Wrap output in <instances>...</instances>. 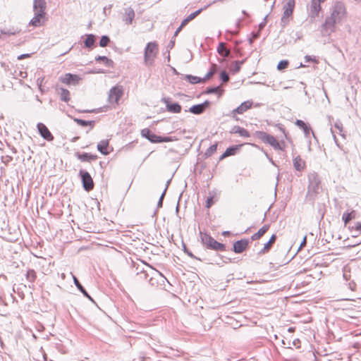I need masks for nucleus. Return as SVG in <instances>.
I'll return each mask as SVG.
<instances>
[{
	"label": "nucleus",
	"mask_w": 361,
	"mask_h": 361,
	"mask_svg": "<svg viewBox=\"0 0 361 361\" xmlns=\"http://www.w3.org/2000/svg\"><path fill=\"white\" fill-rule=\"evenodd\" d=\"M356 218V212L352 210L350 212H345L342 216V219L344 221L345 226H346L350 221Z\"/></svg>",
	"instance_id": "nucleus-27"
},
{
	"label": "nucleus",
	"mask_w": 361,
	"mask_h": 361,
	"mask_svg": "<svg viewBox=\"0 0 361 361\" xmlns=\"http://www.w3.org/2000/svg\"><path fill=\"white\" fill-rule=\"evenodd\" d=\"M331 133H332V134H333L334 140V141H335L336 144L338 146H339V145H338V141H337V138H336V135H335V134H334V132L332 130H331Z\"/></svg>",
	"instance_id": "nucleus-60"
},
{
	"label": "nucleus",
	"mask_w": 361,
	"mask_h": 361,
	"mask_svg": "<svg viewBox=\"0 0 361 361\" xmlns=\"http://www.w3.org/2000/svg\"><path fill=\"white\" fill-rule=\"evenodd\" d=\"M29 56H30V55H29V54H21V55H20L19 56H18V60H21V59H25V58L28 57Z\"/></svg>",
	"instance_id": "nucleus-56"
},
{
	"label": "nucleus",
	"mask_w": 361,
	"mask_h": 361,
	"mask_svg": "<svg viewBox=\"0 0 361 361\" xmlns=\"http://www.w3.org/2000/svg\"><path fill=\"white\" fill-rule=\"evenodd\" d=\"M207 8V6H205L204 8V9ZM203 11V8H200V9H198L197 11H195V12L192 13L191 14H190L186 18L189 20V21H191L192 20H193L196 16H197L202 11Z\"/></svg>",
	"instance_id": "nucleus-42"
},
{
	"label": "nucleus",
	"mask_w": 361,
	"mask_h": 361,
	"mask_svg": "<svg viewBox=\"0 0 361 361\" xmlns=\"http://www.w3.org/2000/svg\"><path fill=\"white\" fill-rule=\"evenodd\" d=\"M74 121L81 126H91V128H93L94 125V121H85V120H82V119H80V118H75L74 119Z\"/></svg>",
	"instance_id": "nucleus-31"
},
{
	"label": "nucleus",
	"mask_w": 361,
	"mask_h": 361,
	"mask_svg": "<svg viewBox=\"0 0 361 361\" xmlns=\"http://www.w3.org/2000/svg\"><path fill=\"white\" fill-rule=\"evenodd\" d=\"M44 78H37V86L39 87V90H40V92L42 93L43 92V90H42V82L44 81Z\"/></svg>",
	"instance_id": "nucleus-50"
},
{
	"label": "nucleus",
	"mask_w": 361,
	"mask_h": 361,
	"mask_svg": "<svg viewBox=\"0 0 361 361\" xmlns=\"http://www.w3.org/2000/svg\"><path fill=\"white\" fill-rule=\"evenodd\" d=\"M190 21L187 19V18H185L180 23V25L184 27Z\"/></svg>",
	"instance_id": "nucleus-55"
},
{
	"label": "nucleus",
	"mask_w": 361,
	"mask_h": 361,
	"mask_svg": "<svg viewBox=\"0 0 361 361\" xmlns=\"http://www.w3.org/2000/svg\"><path fill=\"white\" fill-rule=\"evenodd\" d=\"M306 240H307V238H306V236H305L304 238H303L302 242L300 244V249H301L302 247H304L305 245Z\"/></svg>",
	"instance_id": "nucleus-57"
},
{
	"label": "nucleus",
	"mask_w": 361,
	"mask_h": 361,
	"mask_svg": "<svg viewBox=\"0 0 361 361\" xmlns=\"http://www.w3.org/2000/svg\"><path fill=\"white\" fill-rule=\"evenodd\" d=\"M223 90L220 86L214 87H209L206 90V94H219L220 96L222 94Z\"/></svg>",
	"instance_id": "nucleus-35"
},
{
	"label": "nucleus",
	"mask_w": 361,
	"mask_h": 361,
	"mask_svg": "<svg viewBox=\"0 0 361 361\" xmlns=\"http://www.w3.org/2000/svg\"><path fill=\"white\" fill-rule=\"evenodd\" d=\"M73 279L74 283L75 286L78 288V289L88 299L93 301L92 298L90 297V295L87 293L86 290L84 288V287L81 285V283L79 282L78 279L73 275Z\"/></svg>",
	"instance_id": "nucleus-26"
},
{
	"label": "nucleus",
	"mask_w": 361,
	"mask_h": 361,
	"mask_svg": "<svg viewBox=\"0 0 361 361\" xmlns=\"http://www.w3.org/2000/svg\"><path fill=\"white\" fill-rule=\"evenodd\" d=\"M309 185L307 196L313 197L318 193L320 187V179L315 172L308 175Z\"/></svg>",
	"instance_id": "nucleus-5"
},
{
	"label": "nucleus",
	"mask_w": 361,
	"mask_h": 361,
	"mask_svg": "<svg viewBox=\"0 0 361 361\" xmlns=\"http://www.w3.org/2000/svg\"><path fill=\"white\" fill-rule=\"evenodd\" d=\"M217 69V66L216 64H212L209 71L205 75L204 78H202V82H205L207 80L209 79L213 75L216 73Z\"/></svg>",
	"instance_id": "nucleus-37"
},
{
	"label": "nucleus",
	"mask_w": 361,
	"mask_h": 361,
	"mask_svg": "<svg viewBox=\"0 0 361 361\" xmlns=\"http://www.w3.org/2000/svg\"><path fill=\"white\" fill-rule=\"evenodd\" d=\"M1 160L5 164H8L10 161L13 160V158L11 156L6 155L2 157Z\"/></svg>",
	"instance_id": "nucleus-51"
},
{
	"label": "nucleus",
	"mask_w": 361,
	"mask_h": 361,
	"mask_svg": "<svg viewBox=\"0 0 361 361\" xmlns=\"http://www.w3.org/2000/svg\"><path fill=\"white\" fill-rule=\"evenodd\" d=\"M109 42H110L109 37L106 35H104L100 39L99 46L102 47H105L108 45Z\"/></svg>",
	"instance_id": "nucleus-41"
},
{
	"label": "nucleus",
	"mask_w": 361,
	"mask_h": 361,
	"mask_svg": "<svg viewBox=\"0 0 361 361\" xmlns=\"http://www.w3.org/2000/svg\"><path fill=\"white\" fill-rule=\"evenodd\" d=\"M318 0H312L311 6H310V14L312 18H315L318 16L319 13L321 10V4Z\"/></svg>",
	"instance_id": "nucleus-18"
},
{
	"label": "nucleus",
	"mask_w": 361,
	"mask_h": 361,
	"mask_svg": "<svg viewBox=\"0 0 361 361\" xmlns=\"http://www.w3.org/2000/svg\"><path fill=\"white\" fill-rule=\"evenodd\" d=\"M152 131L149 128H144L141 130V135L143 137L147 138L149 140V137H150V135L152 134Z\"/></svg>",
	"instance_id": "nucleus-46"
},
{
	"label": "nucleus",
	"mask_w": 361,
	"mask_h": 361,
	"mask_svg": "<svg viewBox=\"0 0 361 361\" xmlns=\"http://www.w3.org/2000/svg\"><path fill=\"white\" fill-rule=\"evenodd\" d=\"M75 157L78 159H79L80 161H82V162L90 163V162L97 159V155L92 154H90L87 152H83V153L76 152L75 154Z\"/></svg>",
	"instance_id": "nucleus-14"
},
{
	"label": "nucleus",
	"mask_w": 361,
	"mask_h": 361,
	"mask_svg": "<svg viewBox=\"0 0 361 361\" xmlns=\"http://www.w3.org/2000/svg\"><path fill=\"white\" fill-rule=\"evenodd\" d=\"M109 145L108 140H102L97 144V150L104 155H108L110 153L108 150Z\"/></svg>",
	"instance_id": "nucleus-20"
},
{
	"label": "nucleus",
	"mask_w": 361,
	"mask_h": 361,
	"mask_svg": "<svg viewBox=\"0 0 361 361\" xmlns=\"http://www.w3.org/2000/svg\"><path fill=\"white\" fill-rule=\"evenodd\" d=\"M140 276H141V277H142V276H143L144 279H146L147 277L148 276V274L146 271H142L140 273Z\"/></svg>",
	"instance_id": "nucleus-59"
},
{
	"label": "nucleus",
	"mask_w": 361,
	"mask_h": 361,
	"mask_svg": "<svg viewBox=\"0 0 361 361\" xmlns=\"http://www.w3.org/2000/svg\"><path fill=\"white\" fill-rule=\"evenodd\" d=\"M269 224L264 225L257 233H255L251 236L252 240H257L259 239L262 236L264 235V233L269 230Z\"/></svg>",
	"instance_id": "nucleus-24"
},
{
	"label": "nucleus",
	"mask_w": 361,
	"mask_h": 361,
	"mask_svg": "<svg viewBox=\"0 0 361 361\" xmlns=\"http://www.w3.org/2000/svg\"><path fill=\"white\" fill-rule=\"evenodd\" d=\"M295 7V0H286L285 5L283 6V14L281 18V22H285L286 18L290 16L293 12Z\"/></svg>",
	"instance_id": "nucleus-9"
},
{
	"label": "nucleus",
	"mask_w": 361,
	"mask_h": 361,
	"mask_svg": "<svg viewBox=\"0 0 361 361\" xmlns=\"http://www.w3.org/2000/svg\"><path fill=\"white\" fill-rule=\"evenodd\" d=\"M249 240L247 239H241L240 240H237L233 243V251L235 253H241L248 246Z\"/></svg>",
	"instance_id": "nucleus-16"
},
{
	"label": "nucleus",
	"mask_w": 361,
	"mask_h": 361,
	"mask_svg": "<svg viewBox=\"0 0 361 361\" xmlns=\"http://www.w3.org/2000/svg\"><path fill=\"white\" fill-rule=\"evenodd\" d=\"M276 240V235L275 234H273L271 238H269V241L264 244L263 248L259 252V255H264L267 253L274 243H275Z\"/></svg>",
	"instance_id": "nucleus-21"
},
{
	"label": "nucleus",
	"mask_w": 361,
	"mask_h": 361,
	"mask_svg": "<svg viewBox=\"0 0 361 361\" xmlns=\"http://www.w3.org/2000/svg\"><path fill=\"white\" fill-rule=\"evenodd\" d=\"M46 21V16H39L37 15H35L34 17L31 19L30 22V25L34 26V27H40L44 24Z\"/></svg>",
	"instance_id": "nucleus-22"
},
{
	"label": "nucleus",
	"mask_w": 361,
	"mask_h": 361,
	"mask_svg": "<svg viewBox=\"0 0 361 361\" xmlns=\"http://www.w3.org/2000/svg\"><path fill=\"white\" fill-rule=\"evenodd\" d=\"M334 127L338 129L339 130V133H341V135L344 137V135L342 134V132H343V124L340 121H336L335 123H334Z\"/></svg>",
	"instance_id": "nucleus-48"
},
{
	"label": "nucleus",
	"mask_w": 361,
	"mask_h": 361,
	"mask_svg": "<svg viewBox=\"0 0 361 361\" xmlns=\"http://www.w3.org/2000/svg\"><path fill=\"white\" fill-rule=\"evenodd\" d=\"M231 133H238L241 137H248L250 136V133L246 129L241 128L238 126H234L231 129Z\"/></svg>",
	"instance_id": "nucleus-25"
},
{
	"label": "nucleus",
	"mask_w": 361,
	"mask_h": 361,
	"mask_svg": "<svg viewBox=\"0 0 361 361\" xmlns=\"http://www.w3.org/2000/svg\"><path fill=\"white\" fill-rule=\"evenodd\" d=\"M237 149V147H231L226 149L224 153L221 155V159L231 155H234L235 154V151Z\"/></svg>",
	"instance_id": "nucleus-36"
},
{
	"label": "nucleus",
	"mask_w": 361,
	"mask_h": 361,
	"mask_svg": "<svg viewBox=\"0 0 361 361\" xmlns=\"http://www.w3.org/2000/svg\"><path fill=\"white\" fill-rule=\"evenodd\" d=\"M185 252H186V253H187L190 257H194L193 255H192L191 252H188V251H185Z\"/></svg>",
	"instance_id": "nucleus-63"
},
{
	"label": "nucleus",
	"mask_w": 361,
	"mask_h": 361,
	"mask_svg": "<svg viewBox=\"0 0 361 361\" xmlns=\"http://www.w3.org/2000/svg\"><path fill=\"white\" fill-rule=\"evenodd\" d=\"M87 37L84 42L87 48H91L95 42V36L92 34L87 35Z\"/></svg>",
	"instance_id": "nucleus-30"
},
{
	"label": "nucleus",
	"mask_w": 361,
	"mask_h": 361,
	"mask_svg": "<svg viewBox=\"0 0 361 361\" xmlns=\"http://www.w3.org/2000/svg\"><path fill=\"white\" fill-rule=\"evenodd\" d=\"M349 229L351 231H356L361 233V222L357 221L355 223L354 226H349Z\"/></svg>",
	"instance_id": "nucleus-43"
},
{
	"label": "nucleus",
	"mask_w": 361,
	"mask_h": 361,
	"mask_svg": "<svg viewBox=\"0 0 361 361\" xmlns=\"http://www.w3.org/2000/svg\"><path fill=\"white\" fill-rule=\"evenodd\" d=\"M46 6L45 0H35L33 3V10L35 15L39 16H46Z\"/></svg>",
	"instance_id": "nucleus-8"
},
{
	"label": "nucleus",
	"mask_w": 361,
	"mask_h": 361,
	"mask_svg": "<svg viewBox=\"0 0 361 361\" xmlns=\"http://www.w3.org/2000/svg\"><path fill=\"white\" fill-rule=\"evenodd\" d=\"M80 80V78L78 75H73L71 73H66L63 76L60 78V80L65 84L70 85H76L78 83V81Z\"/></svg>",
	"instance_id": "nucleus-15"
},
{
	"label": "nucleus",
	"mask_w": 361,
	"mask_h": 361,
	"mask_svg": "<svg viewBox=\"0 0 361 361\" xmlns=\"http://www.w3.org/2000/svg\"><path fill=\"white\" fill-rule=\"evenodd\" d=\"M295 125L303 130L305 137H308L311 133L314 135V133L312 132L310 126L305 123L303 121L297 120L295 121Z\"/></svg>",
	"instance_id": "nucleus-19"
},
{
	"label": "nucleus",
	"mask_w": 361,
	"mask_h": 361,
	"mask_svg": "<svg viewBox=\"0 0 361 361\" xmlns=\"http://www.w3.org/2000/svg\"><path fill=\"white\" fill-rule=\"evenodd\" d=\"M217 149V144L211 145L205 152L204 156L206 157H211Z\"/></svg>",
	"instance_id": "nucleus-39"
},
{
	"label": "nucleus",
	"mask_w": 361,
	"mask_h": 361,
	"mask_svg": "<svg viewBox=\"0 0 361 361\" xmlns=\"http://www.w3.org/2000/svg\"><path fill=\"white\" fill-rule=\"evenodd\" d=\"M95 60L97 61H102L104 63V64L108 67H111L114 63V62L111 59H109L106 56H98L95 58Z\"/></svg>",
	"instance_id": "nucleus-32"
},
{
	"label": "nucleus",
	"mask_w": 361,
	"mask_h": 361,
	"mask_svg": "<svg viewBox=\"0 0 361 361\" xmlns=\"http://www.w3.org/2000/svg\"><path fill=\"white\" fill-rule=\"evenodd\" d=\"M183 27L181 25H180V26L177 28V30H177L178 32H180L182 30V29H183Z\"/></svg>",
	"instance_id": "nucleus-62"
},
{
	"label": "nucleus",
	"mask_w": 361,
	"mask_h": 361,
	"mask_svg": "<svg viewBox=\"0 0 361 361\" xmlns=\"http://www.w3.org/2000/svg\"><path fill=\"white\" fill-rule=\"evenodd\" d=\"M178 32L177 30H176L175 33H174V37H176L178 35Z\"/></svg>",
	"instance_id": "nucleus-64"
},
{
	"label": "nucleus",
	"mask_w": 361,
	"mask_h": 361,
	"mask_svg": "<svg viewBox=\"0 0 361 361\" xmlns=\"http://www.w3.org/2000/svg\"><path fill=\"white\" fill-rule=\"evenodd\" d=\"M123 94V88L121 85H116L113 87L109 94L108 100L111 104H117L119 99Z\"/></svg>",
	"instance_id": "nucleus-7"
},
{
	"label": "nucleus",
	"mask_w": 361,
	"mask_h": 361,
	"mask_svg": "<svg viewBox=\"0 0 361 361\" xmlns=\"http://www.w3.org/2000/svg\"><path fill=\"white\" fill-rule=\"evenodd\" d=\"M267 16L264 17L263 21L259 24V29H262L265 25L267 24Z\"/></svg>",
	"instance_id": "nucleus-54"
},
{
	"label": "nucleus",
	"mask_w": 361,
	"mask_h": 361,
	"mask_svg": "<svg viewBox=\"0 0 361 361\" xmlns=\"http://www.w3.org/2000/svg\"><path fill=\"white\" fill-rule=\"evenodd\" d=\"M149 141H150L152 143H160V142H169L175 140L171 137H161L155 135L154 133H152L150 135V137H149Z\"/></svg>",
	"instance_id": "nucleus-17"
},
{
	"label": "nucleus",
	"mask_w": 361,
	"mask_h": 361,
	"mask_svg": "<svg viewBox=\"0 0 361 361\" xmlns=\"http://www.w3.org/2000/svg\"><path fill=\"white\" fill-rule=\"evenodd\" d=\"M252 101H245L243 102L239 106L231 111V116L235 117L236 114H243L252 107Z\"/></svg>",
	"instance_id": "nucleus-13"
},
{
	"label": "nucleus",
	"mask_w": 361,
	"mask_h": 361,
	"mask_svg": "<svg viewBox=\"0 0 361 361\" xmlns=\"http://www.w3.org/2000/svg\"><path fill=\"white\" fill-rule=\"evenodd\" d=\"M19 31L17 30H3L1 32L3 35H8V36H10V35H16Z\"/></svg>",
	"instance_id": "nucleus-47"
},
{
	"label": "nucleus",
	"mask_w": 361,
	"mask_h": 361,
	"mask_svg": "<svg viewBox=\"0 0 361 361\" xmlns=\"http://www.w3.org/2000/svg\"><path fill=\"white\" fill-rule=\"evenodd\" d=\"M229 234H230V232H229V231H224V232L222 233V235H223L224 236H227V235H228Z\"/></svg>",
	"instance_id": "nucleus-61"
},
{
	"label": "nucleus",
	"mask_w": 361,
	"mask_h": 361,
	"mask_svg": "<svg viewBox=\"0 0 361 361\" xmlns=\"http://www.w3.org/2000/svg\"><path fill=\"white\" fill-rule=\"evenodd\" d=\"M70 92L68 90L61 88V93H60V98L63 102H68L70 100Z\"/></svg>",
	"instance_id": "nucleus-33"
},
{
	"label": "nucleus",
	"mask_w": 361,
	"mask_h": 361,
	"mask_svg": "<svg viewBox=\"0 0 361 361\" xmlns=\"http://www.w3.org/2000/svg\"><path fill=\"white\" fill-rule=\"evenodd\" d=\"M185 79L190 83L192 84H197V83H199V82H202V78H200L199 77H197V76H193V75H185Z\"/></svg>",
	"instance_id": "nucleus-34"
},
{
	"label": "nucleus",
	"mask_w": 361,
	"mask_h": 361,
	"mask_svg": "<svg viewBox=\"0 0 361 361\" xmlns=\"http://www.w3.org/2000/svg\"><path fill=\"white\" fill-rule=\"evenodd\" d=\"M259 36V34L258 33H256V34H253V39H250V44H252L253 42V39H257Z\"/></svg>",
	"instance_id": "nucleus-58"
},
{
	"label": "nucleus",
	"mask_w": 361,
	"mask_h": 361,
	"mask_svg": "<svg viewBox=\"0 0 361 361\" xmlns=\"http://www.w3.org/2000/svg\"><path fill=\"white\" fill-rule=\"evenodd\" d=\"M244 63V61H235L234 62V65L232 68V71L233 73H238L240 70L241 65Z\"/></svg>",
	"instance_id": "nucleus-40"
},
{
	"label": "nucleus",
	"mask_w": 361,
	"mask_h": 361,
	"mask_svg": "<svg viewBox=\"0 0 361 361\" xmlns=\"http://www.w3.org/2000/svg\"><path fill=\"white\" fill-rule=\"evenodd\" d=\"M255 135L264 143L271 145L275 150H283L281 145H283L284 142H279L274 136L264 131H256Z\"/></svg>",
	"instance_id": "nucleus-3"
},
{
	"label": "nucleus",
	"mask_w": 361,
	"mask_h": 361,
	"mask_svg": "<svg viewBox=\"0 0 361 361\" xmlns=\"http://www.w3.org/2000/svg\"><path fill=\"white\" fill-rule=\"evenodd\" d=\"M293 166L295 170L301 171L305 166V162L298 155L293 159Z\"/></svg>",
	"instance_id": "nucleus-23"
},
{
	"label": "nucleus",
	"mask_w": 361,
	"mask_h": 361,
	"mask_svg": "<svg viewBox=\"0 0 361 361\" xmlns=\"http://www.w3.org/2000/svg\"><path fill=\"white\" fill-rule=\"evenodd\" d=\"M124 12L123 14V21L126 25H131L135 18V13L133 8L127 7L124 8Z\"/></svg>",
	"instance_id": "nucleus-11"
},
{
	"label": "nucleus",
	"mask_w": 361,
	"mask_h": 361,
	"mask_svg": "<svg viewBox=\"0 0 361 361\" xmlns=\"http://www.w3.org/2000/svg\"><path fill=\"white\" fill-rule=\"evenodd\" d=\"M166 190H167V186L165 188L164 192H162L159 201H158V203H157V207L158 208H160L162 207V204H163V200H164V197L165 196V194H166Z\"/></svg>",
	"instance_id": "nucleus-49"
},
{
	"label": "nucleus",
	"mask_w": 361,
	"mask_h": 361,
	"mask_svg": "<svg viewBox=\"0 0 361 361\" xmlns=\"http://www.w3.org/2000/svg\"><path fill=\"white\" fill-rule=\"evenodd\" d=\"M217 51L221 56L224 57H227L230 54V50L226 48V44L224 42L219 43L217 47Z\"/></svg>",
	"instance_id": "nucleus-28"
},
{
	"label": "nucleus",
	"mask_w": 361,
	"mask_h": 361,
	"mask_svg": "<svg viewBox=\"0 0 361 361\" xmlns=\"http://www.w3.org/2000/svg\"><path fill=\"white\" fill-rule=\"evenodd\" d=\"M40 135L47 141H52L54 136L48 129V128L43 123H39L37 126Z\"/></svg>",
	"instance_id": "nucleus-12"
},
{
	"label": "nucleus",
	"mask_w": 361,
	"mask_h": 361,
	"mask_svg": "<svg viewBox=\"0 0 361 361\" xmlns=\"http://www.w3.org/2000/svg\"><path fill=\"white\" fill-rule=\"evenodd\" d=\"M346 7L342 1H336L332 6L331 16L325 20L323 27L326 32L335 30V25L346 17Z\"/></svg>",
	"instance_id": "nucleus-1"
},
{
	"label": "nucleus",
	"mask_w": 361,
	"mask_h": 361,
	"mask_svg": "<svg viewBox=\"0 0 361 361\" xmlns=\"http://www.w3.org/2000/svg\"><path fill=\"white\" fill-rule=\"evenodd\" d=\"M36 273L33 269H29L26 274V279L29 282L33 283L36 279Z\"/></svg>",
	"instance_id": "nucleus-38"
},
{
	"label": "nucleus",
	"mask_w": 361,
	"mask_h": 361,
	"mask_svg": "<svg viewBox=\"0 0 361 361\" xmlns=\"http://www.w3.org/2000/svg\"><path fill=\"white\" fill-rule=\"evenodd\" d=\"M158 45L156 42L147 43L144 54V63L147 66H152L155 58L158 54Z\"/></svg>",
	"instance_id": "nucleus-2"
},
{
	"label": "nucleus",
	"mask_w": 361,
	"mask_h": 361,
	"mask_svg": "<svg viewBox=\"0 0 361 361\" xmlns=\"http://www.w3.org/2000/svg\"><path fill=\"white\" fill-rule=\"evenodd\" d=\"M305 61L307 63H309V62H315V63H317V59L314 57H312V56H309V55H307V56H305Z\"/></svg>",
	"instance_id": "nucleus-52"
},
{
	"label": "nucleus",
	"mask_w": 361,
	"mask_h": 361,
	"mask_svg": "<svg viewBox=\"0 0 361 361\" xmlns=\"http://www.w3.org/2000/svg\"><path fill=\"white\" fill-rule=\"evenodd\" d=\"M201 240L208 249L216 251H224L226 249L224 244L217 242L214 238L207 233H201Z\"/></svg>",
	"instance_id": "nucleus-4"
},
{
	"label": "nucleus",
	"mask_w": 361,
	"mask_h": 361,
	"mask_svg": "<svg viewBox=\"0 0 361 361\" xmlns=\"http://www.w3.org/2000/svg\"><path fill=\"white\" fill-rule=\"evenodd\" d=\"M288 64H289V63L287 60H282L279 63V64L277 66V68L279 71L286 69V68H288Z\"/></svg>",
	"instance_id": "nucleus-44"
},
{
	"label": "nucleus",
	"mask_w": 361,
	"mask_h": 361,
	"mask_svg": "<svg viewBox=\"0 0 361 361\" xmlns=\"http://www.w3.org/2000/svg\"><path fill=\"white\" fill-rule=\"evenodd\" d=\"M166 108L167 110L171 113H180L181 111V106L178 103L166 102Z\"/></svg>",
	"instance_id": "nucleus-29"
},
{
	"label": "nucleus",
	"mask_w": 361,
	"mask_h": 361,
	"mask_svg": "<svg viewBox=\"0 0 361 361\" xmlns=\"http://www.w3.org/2000/svg\"><path fill=\"white\" fill-rule=\"evenodd\" d=\"M79 176L81 178L82 186L85 190L90 192L93 190L94 184L90 174L84 170H80Z\"/></svg>",
	"instance_id": "nucleus-6"
},
{
	"label": "nucleus",
	"mask_w": 361,
	"mask_h": 361,
	"mask_svg": "<svg viewBox=\"0 0 361 361\" xmlns=\"http://www.w3.org/2000/svg\"><path fill=\"white\" fill-rule=\"evenodd\" d=\"M213 203H214L213 197H208L207 200V202H206V207L207 208H209V207H212Z\"/></svg>",
	"instance_id": "nucleus-53"
},
{
	"label": "nucleus",
	"mask_w": 361,
	"mask_h": 361,
	"mask_svg": "<svg viewBox=\"0 0 361 361\" xmlns=\"http://www.w3.org/2000/svg\"><path fill=\"white\" fill-rule=\"evenodd\" d=\"M220 78L223 82H227L229 80V75L226 71H223L220 73Z\"/></svg>",
	"instance_id": "nucleus-45"
},
{
	"label": "nucleus",
	"mask_w": 361,
	"mask_h": 361,
	"mask_svg": "<svg viewBox=\"0 0 361 361\" xmlns=\"http://www.w3.org/2000/svg\"><path fill=\"white\" fill-rule=\"evenodd\" d=\"M209 105L210 102L207 100L202 104L193 105L188 110H185V111H190L193 114L199 115L202 114Z\"/></svg>",
	"instance_id": "nucleus-10"
}]
</instances>
